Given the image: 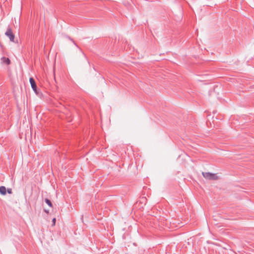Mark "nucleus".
Here are the masks:
<instances>
[{"label":"nucleus","mask_w":254,"mask_h":254,"mask_svg":"<svg viewBox=\"0 0 254 254\" xmlns=\"http://www.w3.org/2000/svg\"><path fill=\"white\" fill-rule=\"evenodd\" d=\"M202 175L204 178L210 180H215L217 179V177L214 174L209 172H202Z\"/></svg>","instance_id":"nucleus-1"},{"label":"nucleus","mask_w":254,"mask_h":254,"mask_svg":"<svg viewBox=\"0 0 254 254\" xmlns=\"http://www.w3.org/2000/svg\"><path fill=\"white\" fill-rule=\"evenodd\" d=\"M5 35L8 37L10 41L14 42L15 36L12 32V29L10 27H8L7 28L6 31L5 33Z\"/></svg>","instance_id":"nucleus-2"},{"label":"nucleus","mask_w":254,"mask_h":254,"mask_svg":"<svg viewBox=\"0 0 254 254\" xmlns=\"http://www.w3.org/2000/svg\"><path fill=\"white\" fill-rule=\"evenodd\" d=\"M29 81L32 89L36 94H38L37 87L35 80L33 77H30L29 79Z\"/></svg>","instance_id":"nucleus-3"},{"label":"nucleus","mask_w":254,"mask_h":254,"mask_svg":"<svg viewBox=\"0 0 254 254\" xmlns=\"http://www.w3.org/2000/svg\"><path fill=\"white\" fill-rule=\"evenodd\" d=\"M0 193L2 195H5L6 193V188L4 186L0 187Z\"/></svg>","instance_id":"nucleus-4"},{"label":"nucleus","mask_w":254,"mask_h":254,"mask_svg":"<svg viewBox=\"0 0 254 254\" xmlns=\"http://www.w3.org/2000/svg\"><path fill=\"white\" fill-rule=\"evenodd\" d=\"M1 60L3 63L6 64L7 65L9 64L10 63V61L8 58L2 57L1 58Z\"/></svg>","instance_id":"nucleus-5"},{"label":"nucleus","mask_w":254,"mask_h":254,"mask_svg":"<svg viewBox=\"0 0 254 254\" xmlns=\"http://www.w3.org/2000/svg\"><path fill=\"white\" fill-rule=\"evenodd\" d=\"M45 202L51 207H53V204L51 202V201L48 199V198H46L45 200Z\"/></svg>","instance_id":"nucleus-6"},{"label":"nucleus","mask_w":254,"mask_h":254,"mask_svg":"<svg viewBox=\"0 0 254 254\" xmlns=\"http://www.w3.org/2000/svg\"><path fill=\"white\" fill-rule=\"evenodd\" d=\"M56 221V219L55 218H54L52 220V223H53L52 225L53 226L55 225Z\"/></svg>","instance_id":"nucleus-7"},{"label":"nucleus","mask_w":254,"mask_h":254,"mask_svg":"<svg viewBox=\"0 0 254 254\" xmlns=\"http://www.w3.org/2000/svg\"><path fill=\"white\" fill-rule=\"evenodd\" d=\"M6 191H7V192L9 194H11L12 193V190H11V189H8Z\"/></svg>","instance_id":"nucleus-8"},{"label":"nucleus","mask_w":254,"mask_h":254,"mask_svg":"<svg viewBox=\"0 0 254 254\" xmlns=\"http://www.w3.org/2000/svg\"><path fill=\"white\" fill-rule=\"evenodd\" d=\"M45 212L47 213H49V211L47 210H45Z\"/></svg>","instance_id":"nucleus-9"}]
</instances>
